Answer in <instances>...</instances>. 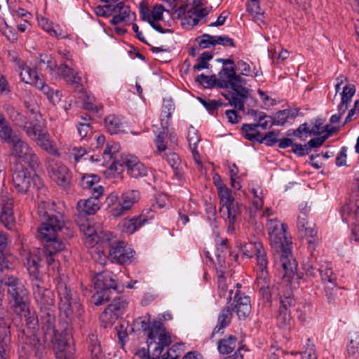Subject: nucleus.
<instances>
[{"instance_id": "1", "label": "nucleus", "mask_w": 359, "mask_h": 359, "mask_svg": "<svg viewBox=\"0 0 359 359\" xmlns=\"http://www.w3.org/2000/svg\"><path fill=\"white\" fill-rule=\"evenodd\" d=\"M54 205L53 203L44 201L38 205L37 213L41 221L38 238L46 241L43 255H55L65 248V243L57 238L58 231L64 226V221L62 215L51 208Z\"/></svg>"}, {"instance_id": "2", "label": "nucleus", "mask_w": 359, "mask_h": 359, "mask_svg": "<svg viewBox=\"0 0 359 359\" xmlns=\"http://www.w3.org/2000/svg\"><path fill=\"white\" fill-rule=\"evenodd\" d=\"M286 224L271 222L269 224V234L272 248L276 251L275 256L279 258L276 266L283 271V280L290 283L297 270V264L293 259L290 242L286 236Z\"/></svg>"}, {"instance_id": "3", "label": "nucleus", "mask_w": 359, "mask_h": 359, "mask_svg": "<svg viewBox=\"0 0 359 359\" xmlns=\"http://www.w3.org/2000/svg\"><path fill=\"white\" fill-rule=\"evenodd\" d=\"M69 278L60 274L57 278V292L59 298L58 309L60 316L69 323L81 322L84 312L77 292L68 285Z\"/></svg>"}, {"instance_id": "4", "label": "nucleus", "mask_w": 359, "mask_h": 359, "mask_svg": "<svg viewBox=\"0 0 359 359\" xmlns=\"http://www.w3.org/2000/svg\"><path fill=\"white\" fill-rule=\"evenodd\" d=\"M220 88H228L230 87L232 90L223 93L226 100L235 108L242 111L244 109V104L248 97L249 90L244 86L246 80L236 73V67H224L219 72Z\"/></svg>"}, {"instance_id": "5", "label": "nucleus", "mask_w": 359, "mask_h": 359, "mask_svg": "<svg viewBox=\"0 0 359 359\" xmlns=\"http://www.w3.org/2000/svg\"><path fill=\"white\" fill-rule=\"evenodd\" d=\"M6 279L4 285L7 287L8 299L14 313L27 312L29 300L25 285L16 276Z\"/></svg>"}, {"instance_id": "6", "label": "nucleus", "mask_w": 359, "mask_h": 359, "mask_svg": "<svg viewBox=\"0 0 359 359\" xmlns=\"http://www.w3.org/2000/svg\"><path fill=\"white\" fill-rule=\"evenodd\" d=\"M13 181L19 193L26 194L43 186L41 179L34 171H29L22 165L16 163L13 168Z\"/></svg>"}, {"instance_id": "7", "label": "nucleus", "mask_w": 359, "mask_h": 359, "mask_svg": "<svg viewBox=\"0 0 359 359\" xmlns=\"http://www.w3.org/2000/svg\"><path fill=\"white\" fill-rule=\"evenodd\" d=\"M10 156L19 161L27 163L32 169L39 164V159L29 144L18 135L7 144Z\"/></svg>"}, {"instance_id": "8", "label": "nucleus", "mask_w": 359, "mask_h": 359, "mask_svg": "<svg viewBox=\"0 0 359 359\" xmlns=\"http://www.w3.org/2000/svg\"><path fill=\"white\" fill-rule=\"evenodd\" d=\"M32 289L34 297L40 307L41 318L46 320L48 324L52 325L55 321V301L53 292L47 289L45 284Z\"/></svg>"}, {"instance_id": "9", "label": "nucleus", "mask_w": 359, "mask_h": 359, "mask_svg": "<svg viewBox=\"0 0 359 359\" xmlns=\"http://www.w3.org/2000/svg\"><path fill=\"white\" fill-rule=\"evenodd\" d=\"M170 343V336L166 332L162 323L154 320L150 331L147 334V344L154 358H157L156 355L159 350H164Z\"/></svg>"}, {"instance_id": "10", "label": "nucleus", "mask_w": 359, "mask_h": 359, "mask_svg": "<svg viewBox=\"0 0 359 359\" xmlns=\"http://www.w3.org/2000/svg\"><path fill=\"white\" fill-rule=\"evenodd\" d=\"M307 212L306 208L301 210L297 217V226L300 236L306 239L309 248L313 250L318 244L320 238L316 224L307 218Z\"/></svg>"}, {"instance_id": "11", "label": "nucleus", "mask_w": 359, "mask_h": 359, "mask_svg": "<svg viewBox=\"0 0 359 359\" xmlns=\"http://www.w3.org/2000/svg\"><path fill=\"white\" fill-rule=\"evenodd\" d=\"M123 166L126 167L128 174L133 178L144 177L148 172V168L133 156L122 158L121 161L114 160L109 169L120 172L123 170Z\"/></svg>"}, {"instance_id": "12", "label": "nucleus", "mask_w": 359, "mask_h": 359, "mask_svg": "<svg viewBox=\"0 0 359 359\" xmlns=\"http://www.w3.org/2000/svg\"><path fill=\"white\" fill-rule=\"evenodd\" d=\"M47 330H52L54 349L69 348L73 341L72 327L69 322L59 323L58 327L55 328L48 324Z\"/></svg>"}, {"instance_id": "13", "label": "nucleus", "mask_w": 359, "mask_h": 359, "mask_svg": "<svg viewBox=\"0 0 359 359\" xmlns=\"http://www.w3.org/2000/svg\"><path fill=\"white\" fill-rule=\"evenodd\" d=\"M279 304L277 323L280 327L285 328L290 323L292 309L296 305V301L290 290L279 293Z\"/></svg>"}, {"instance_id": "14", "label": "nucleus", "mask_w": 359, "mask_h": 359, "mask_svg": "<svg viewBox=\"0 0 359 359\" xmlns=\"http://www.w3.org/2000/svg\"><path fill=\"white\" fill-rule=\"evenodd\" d=\"M233 299L231 309L235 311L240 320H245L251 313V304L250 297L241 293V290H233L229 291L227 302H230Z\"/></svg>"}, {"instance_id": "15", "label": "nucleus", "mask_w": 359, "mask_h": 359, "mask_svg": "<svg viewBox=\"0 0 359 359\" xmlns=\"http://www.w3.org/2000/svg\"><path fill=\"white\" fill-rule=\"evenodd\" d=\"M47 170L50 177L59 186L63 189H67L69 186L71 175L66 165L55 159H50L48 162Z\"/></svg>"}, {"instance_id": "16", "label": "nucleus", "mask_w": 359, "mask_h": 359, "mask_svg": "<svg viewBox=\"0 0 359 359\" xmlns=\"http://www.w3.org/2000/svg\"><path fill=\"white\" fill-rule=\"evenodd\" d=\"M134 253L125 242L118 241L109 245L108 257L112 262L125 264L132 262Z\"/></svg>"}, {"instance_id": "17", "label": "nucleus", "mask_w": 359, "mask_h": 359, "mask_svg": "<svg viewBox=\"0 0 359 359\" xmlns=\"http://www.w3.org/2000/svg\"><path fill=\"white\" fill-rule=\"evenodd\" d=\"M268 261L265 262L264 266H257L256 285L263 298L269 300L272 294L278 290L276 287H271V281L267 271Z\"/></svg>"}, {"instance_id": "18", "label": "nucleus", "mask_w": 359, "mask_h": 359, "mask_svg": "<svg viewBox=\"0 0 359 359\" xmlns=\"http://www.w3.org/2000/svg\"><path fill=\"white\" fill-rule=\"evenodd\" d=\"M13 204L10 194L8 192H3L1 197L0 222L8 230L13 229L15 225Z\"/></svg>"}, {"instance_id": "19", "label": "nucleus", "mask_w": 359, "mask_h": 359, "mask_svg": "<svg viewBox=\"0 0 359 359\" xmlns=\"http://www.w3.org/2000/svg\"><path fill=\"white\" fill-rule=\"evenodd\" d=\"M41 257L36 253H30L25 264L32 288L44 284L43 275L39 271Z\"/></svg>"}, {"instance_id": "20", "label": "nucleus", "mask_w": 359, "mask_h": 359, "mask_svg": "<svg viewBox=\"0 0 359 359\" xmlns=\"http://www.w3.org/2000/svg\"><path fill=\"white\" fill-rule=\"evenodd\" d=\"M128 305L126 299L120 297L115 298L101 314V318L109 323H113L118 319Z\"/></svg>"}, {"instance_id": "21", "label": "nucleus", "mask_w": 359, "mask_h": 359, "mask_svg": "<svg viewBox=\"0 0 359 359\" xmlns=\"http://www.w3.org/2000/svg\"><path fill=\"white\" fill-rule=\"evenodd\" d=\"M243 209H244L243 205L238 202H234L226 207L219 208V212L221 216L223 217L226 216V220L228 222L229 232H231L234 230V224L237 222Z\"/></svg>"}, {"instance_id": "22", "label": "nucleus", "mask_w": 359, "mask_h": 359, "mask_svg": "<svg viewBox=\"0 0 359 359\" xmlns=\"http://www.w3.org/2000/svg\"><path fill=\"white\" fill-rule=\"evenodd\" d=\"M243 254L248 257L256 256L257 266H264L265 262L268 261L266 252L261 243H245L242 248Z\"/></svg>"}, {"instance_id": "23", "label": "nucleus", "mask_w": 359, "mask_h": 359, "mask_svg": "<svg viewBox=\"0 0 359 359\" xmlns=\"http://www.w3.org/2000/svg\"><path fill=\"white\" fill-rule=\"evenodd\" d=\"M319 273L323 283L325 285V293L327 298L331 299L334 290H336L337 278L332 268L326 264L321 266L319 269Z\"/></svg>"}, {"instance_id": "24", "label": "nucleus", "mask_w": 359, "mask_h": 359, "mask_svg": "<svg viewBox=\"0 0 359 359\" xmlns=\"http://www.w3.org/2000/svg\"><path fill=\"white\" fill-rule=\"evenodd\" d=\"M175 109L174 104L172 103L171 101H167L166 102H164L163 104V109L162 111L161 114V125L163 126V128L166 129V131H168V126H164V118H169L171 116L172 111ZM165 137V130L163 132L159 133V134L156 136V144L157 147V149L159 151H163L166 149V145L164 144V139Z\"/></svg>"}, {"instance_id": "25", "label": "nucleus", "mask_w": 359, "mask_h": 359, "mask_svg": "<svg viewBox=\"0 0 359 359\" xmlns=\"http://www.w3.org/2000/svg\"><path fill=\"white\" fill-rule=\"evenodd\" d=\"M57 74L62 76L65 81L75 84L76 88H79L80 90L83 89L81 83V78L78 76V72L74 69L69 67L67 64L62 63L60 65L55 68Z\"/></svg>"}, {"instance_id": "26", "label": "nucleus", "mask_w": 359, "mask_h": 359, "mask_svg": "<svg viewBox=\"0 0 359 359\" xmlns=\"http://www.w3.org/2000/svg\"><path fill=\"white\" fill-rule=\"evenodd\" d=\"M95 287L97 290L110 291L116 287L114 275L111 272L104 271L96 274L94 278Z\"/></svg>"}, {"instance_id": "27", "label": "nucleus", "mask_w": 359, "mask_h": 359, "mask_svg": "<svg viewBox=\"0 0 359 359\" xmlns=\"http://www.w3.org/2000/svg\"><path fill=\"white\" fill-rule=\"evenodd\" d=\"M100 208L99 199L96 198H89L86 200H80L77 203L76 209L79 215L85 217V215H94Z\"/></svg>"}, {"instance_id": "28", "label": "nucleus", "mask_w": 359, "mask_h": 359, "mask_svg": "<svg viewBox=\"0 0 359 359\" xmlns=\"http://www.w3.org/2000/svg\"><path fill=\"white\" fill-rule=\"evenodd\" d=\"M113 13L116 14L113 16L110 22L114 25L123 22L126 18H130L131 14L129 7L126 6L123 2H119L114 6ZM132 15L135 19V13H132Z\"/></svg>"}, {"instance_id": "29", "label": "nucleus", "mask_w": 359, "mask_h": 359, "mask_svg": "<svg viewBox=\"0 0 359 359\" xmlns=\"http://www.w3.org/2000/svg\"><path fill=\"white\" fill-rule=\"evenodd\" d=\"M297 114V109H287L276 112L273 116H268V119L271 122V126L273 125L283 126L289 118H295Z\"/></svg>"}, {"instance_id": "30", "label": "nucleus", "mask_w": 359, "mask_h": 359, "mask_svg": "<svg viewBox=\"0 0 359 359\" xmlns=\"http://www.w3.org/2000/svg\"><path fill=\"white\" fill-rule=\"evenodd\" d=\"M86 236V243L90 245L93 246L95 244L99 243L109 242L110 240L111 233H104L102 231H96L93 226H90L88 230L84 233Z\"/></svg>"}, {"instance_id": "31", "label": "nucleus", "mask_w": 359, "mask_h": 359, "mask_svg": "<svg viewBox=\"0 0 359 359\" xmlns=\"http://www.w3.org/2000/svg\"><path fill=\"white\" fill-rule=\"evenodd\" d=\"M12 256H0V281L6 282V278L14 276V265Z\"/></svg>"}, {"instance_id": "32", "label": "nucleus", "mask_w": 359, "mask_h": 359, "mask_svg": "<svg viewBox=\"0 0 359 359\" xmlns=\"http://www.w3.org/2000/svg\"><path fill=\"white\" fill-rule=\"evenodd\" d=\"M34 141L41 149L46 151L48 154L52 155L57 154V149L47 130L39 134V136Z\"/></svg>"}, {"instance_id": "33", "label": "nucleus", "mask_w": 359, "mask_h": 359, "mask_svg": "<svg viewBox=\"0 0 359 359\" xmlns=\"http://www.w3.org/2000/svg\"><path fill=\"white\" fill-rule=\"evenodd\" d=\"M233 310L229 306H225L220 312L218 316V325L214 328L212 336L219 332V331L227 327L233 316Z\"/></svg>"}, {"instance_id": "34", "label": "nucleus", "mask_w": 359, "mask_h": 359, "mask_svg": "<svg viewBox=\"0 0 359 359\" xmlns=\"http://www.w3.org/2000/svg\"><path fill=\"white\" fill-rule=\"evenodd\" d=\"M18 134L12 129L5 118L0 120V139L2 142L8 144Z\"/></svg>"}, {"instance_id": "35", "label": "nucleus", "mask_w": 359, "mask_h": 359, "mask_svg": "<svg viewBox=\"0 0 359 359\" xmlns=\"http://www.w3.org/2000/svg\"><path fill=\"white\" fill-rule=\"evenodd\" d=\"M22 130L27 137L35 140L39 136V134L43 133L46 129L43 123L36 121L28 123L27 126H24Z\"/></svg>"}, {"instance_id": "36", "label": "nucleus", "mask_w": 359, "mask_h": 359, "mask_svg": "<svg viewBox=\"0 0 359 359\" xmlns=\"http://www.w3.org/2000/svg\"><path fill=\"white\" fill-rule=\"evenodd\" d=\"M217 187L218 191V196L219 198V208L226 207L236 202L232 191L230 189L225 186H222V184L217 185Z\"/></svg>"}, {"instance_id": "37", "label": "nucleus", "mask_w": 359, "mask_h": 359, "mask_svg": "<svg viewBox=\"0 0 359 359\" xmlns=\"http://www.w3.org/2000/svg\"><path fill=\"white\" fill-rule=\"evenodd\" d=\"M236 341L237 338L233 335L220 339L217 344L218 351L222 354H229L231 353L236 346Z\"/></svg>"}, {"instance_id": "38", "label": "nucleus", "mask_w": 359, "mask_h": 359, "mask_svg": "<svg viewBox=\"0 0 359 359\" xmlns=\"http://www.w3.org/2000/svg\"><path fill=\"white\" fill-rule=\"evenodd\" d=\"M140 192L137 190H130L121 195V203L125 209H130L140 199Z\"/></svg>"}, {"instance_id": "39", "label": "nucleus", "mask_w": 359, "mask_h": 359, "mask_svg": "<svg viewBox=\"0 0 359 359\" xmlns=\"http://www.w3.org/2000/svg\"><path fill=\"white\" fill-rule=\"evenodd\" d=\"M89 351L90 352V357L92 359H102L103 353L101 348V345L97 341L95 335L92 334L89 337Z\"/></svg>"}, {"instance_id": "40", "label": "nucleus", "mask_w": 359, "mask_h": 359, "mask_svg": "<svg viewBox=\"0 0 359 359\" xmlns=\"http://www.w3.org/2000/svg\"><path fill=\"white\" fill-rule=\"evenodd\" d=\"M257 125L255 124H243L241 128L242 134L247 140L250 141H259L261 134L257 131Z\"/></svg>"}, {"instance_id": "41", "label": "nucleus", "mask_w": 359, "mask_h": 359, "mask_svg": "<svg viewBox=\"0 0 359 359\" xmlns=\"http://www.w3.org/2000/svg\"><path fill=\"white\" fill-rule=\"evenodd\" d=\"M105 127L111 134H116L121 131L122 123L114 115H109L104 119Z\"/></svg>"}, {"instance_id": "42", "label": "nucleus", "mask_w": 359, "mask_h": 359, "mask_svg": "<svg viewBox=\"0 0 359 359\" xmlns=\"http://www.w3.org/2000/svg\"><path fill=\"white\" fill-rule=\"evenodd\" d=\"M133 326V330L135 329L137 331H142L148 334L152 326V322L150 321L149 316H142L134 320Z\"/></svg>"}, {"instance_id": "43", "label": "nucleus", "mask_w": 359, "mask_h": 359, "mask_svg": "<svg viewBox=\"0 0 359 359\" xmlns=\"http://www.w3.org/2000/svg\"><path fill=\"white\" fill-rule=\"evenodd\" d=\"M6 111L11 118L13 121L16 122V124L22 129L24 128L25 126L28 124L29 121L25 115L15 110V108L12 107H8L6 108Z\"/></svg>"}, {"instance_id": "44", "label": "nucleus", "mask_w": 359, "mask_h": 359, "mask_svg": "<svg viewBox=\"0 0 359 359\" xmlns=\"http://www.w3.org/2000/svg\"><path fill=\"white\" fill-rule=\"evenodd\" d=\"M196 81L202 84L205 88H211L215 86L220 88V83H223L219 81V77L217 78L215 75H212L210 76H205L204 74L198 75Z\"/></svg>"}, {"instance_id": "45", "label": "nucleus", "mask_w": 359, "mask_h": 359, "mask_svg": "<svg viewBox=\"0 0 359 359\" xmlns=\"http://www.w3.org/2000/svg\"><path fill=\"white\" fill-rule=\"evenodd\" d=\"M147 213H151V215L147 216L145 212H142L141 215L137 217L130 219V221H132V227H136V230H137L154 218V212L152 210H147Z\"/></svg>"}, {"instance_id": "46", "label": "nucleus", "mask_w": 359, "mask_h": 359, "mask_svg": "<svg viewBox=\"0 0 359 359\" xmlns=\"http://www.w3.org/2000/svg\"><path fill=\"white\" fill-rule=\"evenodd\" d=\"M111 291L97 290L91 297V302L96 306H100L109 302L111 299Z\"/></svg>"}, {"instance_id": "47", "label": "nucleus", "mask_w": 359, "mask_h": 359, "mask_svg": "<svg viewBox=\"0 0 359 359\" xmlns=\"http://www.w3.org/2000/svg\"><path fill=\"white\" fill-rule=\"evenodd\" d=\"M0 32L5 36L8 41L14 43L17 41L18 39V34L15 31V29L11 26L7 25L5 22L4 27H0Z\"/></svg>"}, {"instance_id": "48", "label": "nucleus", "mask_w": 359, "mask_h": 359, "mask_svg": "<svg viewBox=\"0 0 359 359\" xmlns=\"http://www.w3.org/2000/svg\"><path fill=\"white\" fill-rule=\"evenodd\" d=\"M212 57V54L209 52L203 53L197 59L198 63L194 66V69L200 71L203 69L208 68V61H210Z\"/></svg>"}, {"instance_id": "49", "label": "nucleus", "mask_w": 359, "mask_h": 359, "mask_svg": "<svg viewBox=\"0 0 359 359\" xmlns=\"http://www.w3.org/2000/svg\"><path fill=\"white\" fill-rule=\"evenodd\" d=\"M17 62L18 71H20V76L25 83H32V80L29 76H28L29 71H30V67L27 66L24 62L21 61L20 59H15Z\"/></svg>"}, {"instance_id": "50", "label": "nucleus", "mask_w": 359, "mask_h": 359, "mask_svg": "<svg viewBox=\"0 0 359 359\" xmlns=\"http://www.w3.org/2000/svg\"><path fill=\"white\" fill-rule=\"evenodd\" d=\"M181 344L174 345L172 347L168 348L165 353L162 354L163 350H159L158 351L157 355H156V359H177L179 355L176 353L175 348L178 346H181ZM152 359L154 358V355H152Z\"/></svg>"}, {"instance_id": "51", "label": "nucleus", "mask_w": 359, "mask_h": 359, "mask_svg": "<svg viewBox=\"0 0 359 359\" xmlns=\"http://www.w3.org/2000/svg\"><path fill=\"white\" fill-rule=\"evenodd\" d=\"M38 22H39V26H41L43 29L46 30L47 32H48L50 34V35L56 36L57 38L58 37H60V38L65 37V36L62 35L61 33L57 34V31L50 27V24L49 23L48 20L47 18L41 16L40 18H38Z\"/></svg>"}, {"instance_id": "52", "label": "nucleus", "mask_w": 359, "mask_h": 359, "mask_svg": "<svg viewBox=\"0 0 359 359\" xmlns=\"http://www.w3.org/2000/svg\"><path fill=\"white\" fill-rule=\"evenodd\" d=\"M350 341L348 345V353L349 355H355L358 351L359 334L357 332L350 333Z\"/></svg>"}, {"instance_id": "53", "label": "nucleus", "mask_w": 359, "mask_h": 359, "mask_svg": "<svg viewBox=\"0 0 359 359\" xmlns=\"http://www.w3.org/2000/svg\"><path fill=\"white\" fill-rule=\"evenodd\" d=\"M327 132L328 135L332 134L334 132V129L330 128L329 125H326L325 126H322V123L319 121H316L315 126L309 130V133L310 135H318L323 132Z\"/></svg>"}, {"instance_id": "54", "label": "nucleus", "mask_w": 359, "mask_h": 359, "mask_svg": "<svg viewBox=\"0 0 359 359\" xmlns=\"http://www.w3.org/2000/svg\"><path fill=\"white\" fill-rule=\"evenodd\" d=\"M99 177L97 175H85L81 180V186L83 189H90L99 182Z\"/></svg>"}, {"instance_id": "55", "label": "nucleus", "mask_w": 359, "mask_h": 359, "mask_svg": "<svg viewBox=\"0 0 359 359\" xmlns=\"http://www.w3.org/2000/svg\"><path fill=\"white\" fill-rule=\"evenodd\" d=\"M279 136V132L271 131L266 134L264 137H259V142H264L267 146H273L278 142V137Z\"/></svg>"}, {"instance_id": "56", "label": "nucleus", "mask_w": 359, "mask_h": 359, "mask_svg": "<svg viewBox=\"0 0 359 359\" xmlns=\"http://www.w3.org/2000/svg\"><path fill=\"white\" fill-rule=\"evenodd\" d=\"M187 140L190 149L193 147H197V144L200 142L201 139L198 134V131L194 127L189 128Z\"/></svg>"}, {"instance_id": "57", "label": "nucleus", "mask_w": 359, "mask_h": 359, "mask_svg": "<svg viewBox=\"0 0 359 359\" xmlns=\"http://www.w3.org/2000/svg\"><path fill=\"white\" fill-rule=\"evenodd\" d=\"M38 65L41 67L43 65H46L47 68H48L50 71L54 70L57 67V64L55 61L51 60V57L48 55H40L39 60L38 62Z\"/></svg>"}, {"instance_id": "58", "label": "nucleus", "mask_w": 359, "mask_h": 359, "mask_svg": "<svg viewBox=\"0 0 359 359\" xmlns=\"http://www.w3.org/2000/svg\"><path fill=\"white\" fill-rule=\"evenodd\" d=\"M18 316H23L25 318L27 324L29 325H35L37 323V318L34 311H32L28 304L27 312L15 313Z\"/></svg>"}, {"instance_id": "59", "label": "nucleus", "mask_w": 359, "mask_h": 359, "mask_svg": "<svg viewBox=\"0 0 359 359\" xmlns=\"http://www.w3.org/2000/svg\"><path fill=\"white\" fill-rule=\"evenodd\" d=\"M200 101L210 113H212L215 110L217 109L222 105H226V104L217 100L205 101V100L200 98Z\"/></svg>"}, {"instance_id": "60", "label": "nucleus", "mask_w": 359, "mask_h": 359, "mask_svg": "<svg viewBox=\"0 0 359 359\" xmlns=\"http://www.w3.org/2000/svg\"><path fill=\"white\" fill-rule=\"evenodd\" d=\"M303 270L306 276L311 278H316L317 273L319 272L318 269L314 267L310 262H306L303 264Z\"/></svg>"}, {"instance_id": "61", "label": "nucleus", "mask_w": 359, "mask_h": 359, "mask_svg": "<svg viewBox=\"0 0 359 359\" xmlns=\"http://www.w3.org/2000/svg\"><path fill=\"white\" fill-rule=\"evenodd\" d=\"M114 6L107 4L105 6H98L95 8V13L99 16L107 17L113 13Z\"/></svg>"}, {"instance_id": "62", "label": "nucleus", "mask_w": 359, "mask_h": 359, "mask_svg": "<svg viewBox=\"0 0 359 359\" xmlns=\"http://www.w3.org/2000/svg\"><path fill=\"white\" fill-rule=\"evenodd\" d=\"M247 9L249 12L257 16L264 14V12L259 6V0H250V1L247 4Z\"/></svg>"}, {"instance_id": "63", "label": "nucleus", "mask_w": 359, "mask_h": 359, "mask_svg": "<svg viewBox=\"0 0 359 359\" xmlns=\"http://www.w3.org/2000/svg\"><path fill=\"white\" fill-rule=\"evenodd\" d=\"M215 36H211L208 34H204L201 36V40L198 41V45L201 48H209L210 46H215Z\"/></svg>"}, {"instance_id": "64", "label": "nucleus", "mask_w": 359, "mask_h": 359, "mask_svg": "<svg viewBox=\"0 0 359 359\" xmlns=\"http://www.w3.org/2000/svg\"><path fill=\"white\" fill-rule=\"evenodd\" d=\"M165 11V9L164 8V6L161 4L154 6L150 15L151 20H163V14Z\"/></svg>"}]
</instances>
